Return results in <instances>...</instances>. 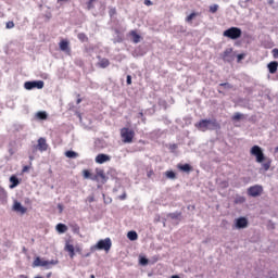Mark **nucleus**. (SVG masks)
Here are the masks:
<instances>
[{
    "label": "nucleus",
    "mask_w": 278,
    "mask_h": 278,
    "mask_svg": "<svg viewBox=\"0 0 278 278\" xmlns=\"http://www.w3.org/2000/svg\"><path fill=\"white\" fill-rule=\"evenodd\" d=\"M109 16H111V18H112V16H116V8L109 9Z\"/></svg>",
    "instance_id": "e433bc0d"
},
{
    "label": "nucleus",
    "mask_w": 278,
    "mask_h": 278,
    "mask_svg": "<svg viewBox=\"0 0 278 278\" xmlns=\"http://www.w3.org/2000/svg\"><path fill=\"white\" fill-rule=\"evenodd\" d=\"M195 127L200 129V131H207V129H210V119H201L195 124Z\"/></svg>",
    "instance_id": "6e6552de"
},
{
    "label": "nucleus",
    "mask_w": 278,
    "mask_h": 278,
    "mask_svg": "<svg viewBox=\"0 0 278 278\" xmlns=\"http://www.w3.org/2000/svg\"><path fill=\"white\" fill-rule=\"evenodd\" d=\"M60 50L65 51V52H71V48L68 47V41L67 40H61L59 43Z\"/></svg>",
    "instance_id": "a211bd4d"
},
{
    "label": "nucleus",
    "mask_w": 278,
    "mask_h": 278,
    "mask_svg": "<svg viewBox=\"0 0 278 278\" xmlns=\"http://www.w3.org/2000/svg\"><path fill=\"white\" fill-rule=\"evenodd\" d=\"M65 155H66V157H70V159H75V157H79V154H77V152H75V151H66L65 152Z\"/></svg>",
    "instance_id": "bb28decb"
},
{
    "label": "nucleus",
    "mask_w": 278,
    "mask_h": 278,
    "mask_svg": "<svg viewBox=\"0 0 278 278\" xmlns=\"http://www.w3.org/2000/svg\"><path fill=\"white\" fill-rule=\"evenodd\" d=\"M83 175H84L85 179H90L92 174H90V170L84 169L83 170Z\"/></svg>",
    "instance_id": "c9c22d12"
},
{
    "label": "nucleus",
    "mask_w": 278,
    "mask_h": 278,
    "mask_svg": "<svg viewBox=\"0 0 278 278\" xmlns=\"http://www.w3.org/2000/svg\"><path fill=\"white\" fill-rule=\"evenodd\" d=\"M79 97H81V96L78 94V99L76 100L77 105H79V103H81V98H79Z\"/></svg>",
    "instance_id": "8fccbe9b"
},
{
    "label": "nucleus",
    "mask_w": 278,
    "mask_h": 278,
    "mask_svg": "<svg viewBox=\"0 0 278 278\" xmlns=\"http://www.w3.org/2000/svg\"><path fill=\"white\" fill-rule=\"evenodd\" d=\"M37 118H39V121H47V112L45 111H39L37 113Z\"/></svg>",
    "instance_id": "cd10ccee"
},
{
    "label": "nucleus",
    "mask_w": 278,
    "mask_h": 278,
    "mask_svg": "<svg viewBox=\"0 0 278 278\" xmlns=\"http://www.w3.org/2000/svg\"><path fill=\"white\" fill-rule=\"evenodd\" d=\"M169 218L173 220H177L178 218H181V213H169Z\"/></svg>",
    "instance_id": "473e14b6"
},
{
    "label": "nucleus",
    "mask_w": 278,
    "mask_h": 278,
    "mask_svg": "<svg viewBox=\"0 0 278 278\" xmlns=\"http://www.w3.org/2000/svg\"><path fill=\"white\" fill-rule=\"evenodd\" d=\"M10 181H11V185H10L11 189L16 188V186H18L20 184L18 178L16 176H11Z\"/></svg>",
    "instance_id": "393cba45"
},
{
    "label": "nucleus",
    "mask_w": 278,
    "mask_h": 278,
    "mask_svg": "<svg viewBox=\"0 0 278 278\" xmlns=\"http://www.w3.org/2000/svg\"><path fill=\"white\" fill-rule=\"evenodd\" d=\"M65 251H67L71 260H73V257H75V247L71 243H66L65 244Z\"/></svg>",
    "instance_id": "f3484780"
},
{
    "label": "nucleus",
    "mask_w": 278,
    "mask_h": 278,
    "mask_svg": "<svg viewBox=\"0 0 278 278\" xmlns=\"http://www.w3.org/2000/svg\"><path fill=\"white\" fill-rule=\"evenodd\" d=\"M262 192H264V188L260 185L252 186L248 189L249 197H261Z\"/></svg>",
    "instance_id": "0eeeda50"
},
{
    "label": "nucleus",
    "mask_w": 278,
    "mask_h": 278,
    "mask_svg": "<svg viewBox=\"0 0 278 278\" xmlns=\"http://www.w3.org/2000/svg\"><path fill=\"white\" fill-rule=\"evenodd\" d=\"M211 14H216L218 12V4H213L210 7Z\"/></svg>",
    "instance_id": "72a5a7b5"
},
{
    "label": "nucleus",
    "mask_w": 278,
    "mask_h": 278,
    "mask_svg": "<svg viewBox=\"0 0 278 278\" xmlns=\"http://www.w3.org/2000/svg\"><path fill=\"white\" fill-rule=\"evenodd\" d=\"M153 175H155V172H153V169H148V170H147V177H148V179H151V177H153Z\"/></svg>",
    "instance_id": "4c0bfd02"
},
{
    "label": "nucleus",
    "mask_w": 278,
    "mask_h": 278,
    "mask_svg": "<svg viewBox=\"0 0 278 278\" xmlns=\"http://www.w3.org/2000/svg\"><path fill=\"white\" fill-rule=\"evenodd\" d=\"M127 238H128V240H131V242H134V241L138 240V232L130 230L127 233Z\"/></svg>",
    "instance_id": "5701e85b"
},
{
    "label": "nucleus",
    "mask_w": 278,
    "mask_h": 278,
    "mask_svg": "<svg viewBox=\"0 0 278 278\" xmlns=\"http://www.w3.org/2000/svg\"><path fill=\"white\" fill-rule=\"evenodd\" d=\"M142 116H144V113L139 112V118H142Z\"/></svg>",
    "instance_id": "603ef678"
},
{
    "label": "nucleus",
    "mask_w": 278,
    "mask_h": 278,
    "mask_svg": "<svg viewBox=\"0 0 278 278\" xmlns=\"http://www.w3.org/2000/svg\"><path fill=\"white\" fill-rule=\"evenodd\" d=\"M94 3H97V0H88L87 1V10L94 9Z\"/></svg>",
    "instance_id": "2f4dec72"
},
{
    "label": "nucleus",
    "mask_w": 278,
    "mask_h": 278,
    "mask_svg": "<svg viewBox=\"0 0 278 278\" xmlns=\"http://www.w3.org/2000/svg\"><path fill=\"white\" fill-rule=\"evenodd\" d=\"M144 5H153V2L151 0H144Z\"/></svg>",
    "instance_id": "de8ad7c7"
},
{
    "label": "nucleus",
    "mask_w": 278,
    "mask_h": 278,
    "mask_svg": "<svg viewBox=\"0 0 278 278\" xmlns=\"http://www.w3.org/2000/svg\"><path fill=\"white\" fill-rule=\"evenodd\" d=\"M24 88L26 90H34V88H37L38 90H42L45 88V81L42 80L26 81L24 84Z\"/></svg>",
    "instance_id": "39448f33"
},
{
    "label": "nucleus",
    "mask_w": 278,
    "mask_h": 278,
    "mask_svg": "<svg viewBox=\"0 0 278 278\" xmlns=\"http://www.w3.org/2000/svg\"><path fill=\"white\" fill-rule=\"evenodd\" d=\"M111 157L108 154H98L96 156L97 164H105V162H110Z\"/></svg>",
    "instance_id": "f8f14e48"
},
{
    "label": "nucleus",
    "mask_w": 278,
    "mask_h": 278,
    "mask_svg": "<svg viewBox=\"0 0 278 278\" xmlns=\"http://www.w3.org/2000/svg\"><path fill=\"white\" fill-rule=\"evenodd\" d=\"M87 200L89 201V203H94V195H89Z\"/></svg>",
    "instance_id": "a18cd8bd"
},
{
    "label": "nucleus",
    "mask_w": 278,
    "mask_h": 278,
    "mask_svg": "<svg viewBox=\"0 0 278 278\" xmlns=\"http://www.w3.org/2000/svg\"><path fill=\"white\" fill-rule=\"evenodd\" d=\"M85 257H90V253H87V254L85 255Z\"/></svg>",
    "instance_id": "13d9d810"
},
{
    "label": "nucleus",
    "mask_w": 278,
    "mask_h": 278,
    "mask_svg": "<svg viewBox=\"0 0 278 278\" xmlns=\"http://www.w3.org/2000/svg\"><path fill=\"white\" fill-rule=\"evenodd\" d=\"M223 36L230 40H238V38H242V29L239 27H230L223 33Z\"/></svg>",
    "instance_id": "7ed1b4c3"
},
{
    "label": "nucleus",
    "mask_w": 278,
    "mask_h": 278,
    "mask_svg": "<svg viewBox=\"0 0 278 278\" xmlns=\"http://www.w3.org/2000/svg\"><path fill=\"white\" fill-rule=\"evenodd\" d=\"M195 16H199V13H191L189 16L186 17V23H192V20L195 18Z\"/></svg>",
    "instance_id": "c756f323"
},
{
    "label": "nucleus",
    "mask_w": 278,
    "mask_h": 278,
    "mask_svg": "<svg viewBox=\"0 0 278 278\" xmlns=\"http://www.w3.org/2000/svg\"><path fill=\"white\" fill-rule=\"evenodd\" d=\"M237 59L238 62H241V60H244V54H238Z\"/></svg>",
    "instance_id": "49530a36"
},
{
    "label": "nucleus",
    "mask_w": 278,
    "mask_h": 278,
    "mask_svg": "<svg viewBox=\"0 0 278 278\" xmlns=\"http://www.w3.org/2000/svg\"><path fill=\"white\" fill-rule=\"evenodd\" d=\"M58 264V261L52 260V261H41L39 256H37L35 258V261L33 262V266L34 268L38 267V266H55Z\"/></svg>",
    "instance_id": "423d86ee"
},
{
    "label": "nucleus",
    "mask_w": 278,
    "mask_h": 278,
    "mask_svg": "<svg viewBox=\"0 0 278 278\" xmlns=\"http://www.w3.org/2000/svg\"><path fill=\"white\" fill-rule=\"evenodd\" d=\"M140 264H141L142 266H147V264H149V260L146 258V257H141V258H140Z\"/></svg>",
    "instance_id": "58836bf2"
},
{
    "label": "nucleus",
    "mask_w": 278,
    "mask_h": 278,
    "mask_svg": "<svg viewBox=\"0 0 278 278\" xmlns=\"http://www.w3.org/2000/svg\"><path fill=\"white\" fill-rule=\"evenodd\" d=\"M241 118H244V115L242 113H235L232 116V121H241Z\"/></svg>",
    "instance_id": "f704fd0d"
},
{
    "label": "nucleus",
    "mask_w": 278,
    "mask_h": 278,
    "mask_svg": "<svg viewBox=\"0 0 278 278\" xmlns=\"http://www.w3.org/2000/svg\"><path fill=\"white\" fill-rule=\"evenodd\" d=\"M250 153L256 157V162L258 164H262L263 170H270V164H273V161L264 155V151H262L260 146H253Z\"/></svg>",
    "instance_id": "f257e3e1"
},
{
    "label": "nucleus",
    "mask_w": 278,
    "mask_h": 278,
    "mask_svg": "<svg viewBox=\"0 0 278 278\" xmlns=\"http://www.w3.org/2000/svg\"><path fill=\"white\" fill-rule=\"evenodd\" d=\"M172 278H180L179 276H177V275H174V276H172Z\"/></svg>",
    "instance_id": "4d7b16f0"
},
{
    "label": "nucleus",
    "mask_w": 278,
    "mask_h": 278,
    "mask_svg": "<svg viewBox=\"0 0 278 278\" xmlns=\"http://www.w3.org/2000/svg\"><path fill=\"white\" fill-rule=\"evenodd\" d=\"M35 278H42V277H40V276H37V277H35Z\"/></svg>",
    "instance_id": "680f3d73"
},
{
    "label": "nucleus",
    "mask_w": 278,
    "mask_h": 278,
    "mask_svg": "<svg viewBox=\"0 0 278 278\" xmlns=\"http://www.w3.org/2000/svg\"><path fill=\"white\" fill-rule=\"evenodd\" d=\"M98 65L100 66V68H108V66H110V60L101 59Z\"/></svg>",
    "instance_id": "b1692460"
},
{
    "label": "nucleus",
    "mask_w": 278,
    "mask_h": 278,
    "mask_svg": "<svg viewBox=\"0 0 278 278\" xmlns=\"http://www.w3.org/2000/svg\"><path fill=\"white\" fill-rule=\"evenodd\" d=\"M177 168H179V170H182V173H190L192 172V166H190V164H179L177 165Z\"/></svg>",
    "instance_id": "aec40b11"
},
{
    "label": "nucleus",
    "mask_w": 278,
    "mask_h": 278,
    "mask_svg": "<svg viewBox=\"0 0 278 278\" xmlns=\"http://www.w3.org/2000/svg\"><path fill=\"white\" fill-rule=\"evenodd\" d=\"M236 227L237 229H245V227H249V220L247 217H240L236 219Z\"/></svg>",
    "instance_id": "9d476101"
},
{
    "label": "nucleus",
    "mask_w": 278,
    "mask_h": 278,
    "mask_svg": "<svg viewBox=\"0 0 278 278\" xmlns=\"http://www.w3.org/2000/svg\"><path fill=\"white\" fill-rule=\"evenodd\" d=\"M58 207H59L60 212L62 213L63 210H64V208L62 207V204H59Z\"/></svg>",
    "instance_id": "3c124183"
},
{
    "label": "nucleus",
    "mask_w": 278,
    "mask_h": 278,
    "mask_svg": "<svg viewBox=\"0 0 278 278\" xmlns=\"http://www.w3.org/2000/svg\"><path fill=\"white\" fill-rule=\"evenodd\" d=\"M13 27H14V22L7 23V29H13Z\"/></svg>",
    "instance_id": "37998d69"
},
{
    "label": "nucleus",
    "mask_w": 278,
    "mask_h": 278,
    "mask_svg": "<svg viewBox=\"0 0 278 278\" xmlns=\"http://www.w3.org/2000/svg\"><path fill=\"white\" fill-rule=\"evenodd\" d=\"M18 278H28V277L25 275H21V276H18Z\"/></svg>",
    "instance_id": "864d4df0"
},
{
    "label": "nucleus",
    "mask_w": 278,
    "mask_h": 278,
    "mask_svg": "<svg viewBox=\"0 0 278 278\" xmlns=\"http://www.w3.org/2000/svg\"><path fill=\"white\" fill-rule=\"evenodd\" d=\"M70 227H71V229H72V231H73L74 233H79V231H80L79 225H77V224H72V225H70Z\"/></svg>",
    "instance_id": "7c9ffc66"
},
{
    "label": "nucleus",
    "mask_w": 278,
    "mask_h": 278,
    "mask_svg": "<svg viewBox=\"0 0 278 278\" xmlns=\"http://www.w3.org/2000/svg\"><path fill=\"white\" fill-rule=\"evenodd\" d=\"M90 278H96L94 275H91Z\"/></svg>",
    "instance_id": "bf43d9fd"
},
{
    "label": "nucleus",
    "mask_w": 278,
    "mask_h": 278,
    "mask_svg": "<svg viewBox=\"0 0 278 278\" xmlns=\"http://www.w3.org/2000/svg\"><path fill=\"white\" fill-rule=\"evenodd\" d=\"M92 179L93 181H98V179H101L102 184H105V181H108V178L105 177V172H103V169L98 170Z\"/></svg>",
    "instance_id": "ddd939ff"
},
{
    "label": "nucleus",
    "mask_w": 278,
    "mask_h": 278,
    "mask_svg": "<svg viewBox=\"0 0 278 278\" xmlns=\"http://www.w3.org/2000/svg\"><path fill=\"white\" fill-rule=\"evenodd\" d=\"M165 177H167V179H176L177 175L173 170H167L165 172Z\"/></svg>",
    "instance_id": "c85d7f7f"
},
{
    "label": "nucleus",
    "mask_w": 278,
    "mask_h": 278,
    "mask_svg": "<svg viewBox=\"0 0 278 278\" xmlns=\"http://www.w3.org/2000/svg\"><path fill=\"white\" fill-rule=\"evenodd\" d=\"M58 1H68V0H58Z\"/></svg>",
    "instance_id": "052dcab7"
},
{
    "label": "nucleus",
    "mask_w": 278,
    "mask_h": 278,
    "mask_svg": "<svg viewBox=\"0 0 278 278\" xmlns=\"http://www.w3.org/2000/svg\"><path fill=\"white\" fill-rule=\"evenodd\" d=\"M48 277H51V274H49Z\"/></svg>",
    "instance_id": "e2e57ef3"
},
{
    "label": "nucleus",
    "mask_w": 278,
    "mask_h": 278,
    "mask_svg": "<svg viewBox=\"0 0 278 278\" xmlns=\"http://www.w3.org/2000/svg\"><path fill=\"white\" fill-rule=\"evenodd\" d=\"M208 129H220V124L216 119H208Z\"/></svg>",
    "instance_id": "6ab92c4d"
},
{
    "label": "nucleus",
    "mask_w": 278,
    "mask_h": 278,
    "mask_svg": "<svg viewBox=\"0 0 278 278\" xmlns=\"http://www.w3.org/2000/svg\"><path fill=\"white\" fill-rule=\"evenodd\" d=\"M0 202L4 205V203H8V191L0 187Z\"/></svg>",
    "instance_id": "dca6fc26"
},
{
    "label": "nucleus",
    "mask_w": 278,
    "mask_h": 278,
    "mask_svg": "<svg viewBox=\"0 0 278 278\" xmlns=\"http://www.w3.org/2000/svg\"><path fill=\"white\" fill-rule=\"evenodd\" d=\"M129 34L132 38V42H135V45H138V42H140V35H138L136 30H131Z\"/></svg>",
    "instance_id": "4be33fe9"
},
{
    "label": "nucleus",
    "mask_w": 278,
    "mask_h": 278,
    "mask_svg": "<svg viewBox=\"0 0 278 278\" xmlns=\"http://www.w3.org/2000/svg\"><path fill=\"white\" fill-rule=\"evenodd\" d=\"M13 210L14 212H20V214H25L27 212V208H25L18 201L14 202Z\"/></svg>",
    "instance_id": "4468645a"
},
{
    "label": "nucleus",
    "mask_w": 278,
    "mask_h": 278,
    "mask_svg": "<svg viewBox=\"0 0 278 278\" xmlns=\"http://www.w3.org/2000/svg\"><path fill=\"white\" fill-rule=\"evenodd\" d=\"M126 84L128 86H131V75H128L127 78H126Z\"/></svg>",
    "instance_id": "c03bdc74"
},
{
    "label": "nucleus",
    "mask_w": 278,
    "mask_h": 278,
    "mask_svg": "<svg viewBox=\"0 0 278 278\" xmlns=\"http://www.w3.org/2000/svg\"><path fill=\"white\" fill-rule=\"evenodd\" d=\"M276 151H278V148H276Z\"/></svg>",
    "instance_id": "0e129e2a"
},
{
    "label": "nucleus",
    "mask_w": 278,
    "mask_h": 278,
    "mask_svg": "<svg viewBox=\"0 0 278 278\" xmlns=\"http://www.w3.org/2000/svg\"><path fill=\"white\" fill-rule=\"evenodd\" d=\"M267 68L271 75H275V73H277L278 62L271 61L270 63H268Z\"/></svg>",
    "instance_id": "2eb2a0df"
},
{
    "label": "nucleus",
    "mask_w": 278,
    "mask_h": 278,
    "mask_svg": "<svg viewBox=\"0 0 278 278\" xmlns=\"http://www.w3.org/2000/svg\"><path fill=\"white\" fill-rule=\"evenodd\" d=\"M119 134L124 144H131L134 138H136V131L131 128L124 127L121 129Z\"/></svg>",
    "instance_id": "f03ea898"
},
{
    "label": "nucleus",
    "mask_w": 278,
    "mask_h": 278,
    "mask_svg": "<svg viewBox=\"0 0 278 278\" xmlns=\"http://www.w3.org/2000/svg\"><path fill=\"white\" fill-rule=\"evenodd\" d=\"M232 53H233V49L231 48L226 49L222 55L223 60L225 62H231V60H233Z\"/></svg>",
    "instance_id": "9b49d317"
},
{
    "label": "nucleus",
    "mask_w": 278,
    "mask_h": 278,
    "mask_svg": "<svg viewBox=\"0 0 278 278\" xmlns=\"http://www.w3.org/2000/svg\"><path fill=\"white\" fill-rule=\"evenodd\" d=\"M78 40H80V42H88V36L86 35V33H79L77 35Z\"/></svg>",
    "instance_id": "a878e982"
},
{
    "label": "nucleus",
    "mask_w": 278,
    "mask_h": 278,
    "mask_svg": "<svg viewBox=\"0 0 278 278\" xmlns=\"http://www.w3.org/2000/svg\"><path fill=\"white\" fill-rule=\"evenodd\" d=\"M121 199H122V200H125V199H126V195H125V194H124V195H122V197H121Z\"/></svg>",
    "instance_id": "6e6d98bb"
},
{
    "label": "nucleus",
    "mask_w": 278,
    "mask_h": 278,
    "mask_svg": "<svg viewBox=\"0 0 278 278\" xmlns=\"http://www.w3.org/2000/svg\"><path fill=\"white\" fill-rule=\"evenodd\" d=\"M92 249H98V251H105L106 253H109L110 249H112V239H101L94 247L91 248V251Z\"/></svg>",
    "instance_id": "20e7f679"
},
{
    "label": "nucleus",
    "mask_w": 278,
    "mask_h": 278,
    "mask_svg": "<svg viewBox=\"0 0 278 278\" xmlns=\"http://www.w3.org/2000/svg\"><path fill=\"white\" fill-rule=\"evenodd\" d=\"M271 53H273L274 59H275V60H278V49L275 48V49L271 51Z\"/></svg>",
    "instance_id": "a19ab883"
},
{
    "label": "nucleus",
    "mask_w": 278,
    "mask_h": 278,
    "mask_svg": "<svg viewBox=\"0 0 278 278\" xmlns=\"http://www.w3.org/2000/svg\"><path fill=\"white\" fill-rule=\"evenodd\" d=\"M219 86H222L224 88H233V86H231L229 83H222V84H219Z\"/></svg>",
    "instance_id": "79ce46f5"
},
{
    "label": "nucleus",
    "mask_w": 278,
    "mask_h": 278,
    "mask_svg": "<svg viewBox=\"0 0 278 278\" xmlns=\"http://www.w3.org/2000/svg\"><path fill=\"white\" fill-rule=\"evenodd\" d=\"M37 149L38 151H40L41 153L47 151L49 149V143H47V139L40 137L38 139V143H37Z\"/></svg>",
    "instance_id": "1a4fd4ad"
},
{
    "label": "nucleus",
    "mask_w": 278,
    "mask_h": 278,
    "mask_svg": "<svg viewBox=\"0 0 278 278\" xmlns=\"http://www.w3.org/2000/svg\"><path fill=\"white\" fill-rule=\"evenodd\" d=\"M27 170H29V166L25 165L22 169L23 173H27Z\"/></svg>",
    "instance_id": "09e8293b"
},
{
    "label": "nucleus",
    "mask_w": 278,
    "mask_h": 278,
    "mask_svg": "<svg viewBox=\"0 0 278 278\" xmlns=\"http://www.w3.org/2000/svg\"><path fill=\"white\" fill-rule=\"evenodd\" d=\"M56 231L59 233H66V231H68V227L64 224H58L56 225Z\"/></svg>",
    "instance_id": "412c9836"
},
{
    "label": "nucleus",
    "mask_w": 278,
    "mask_h": 278,
    "mask_svg": "<svg viewBox=\"0 0 278 278\" xmlns=\"http://www.w3.org/2000/svg\"><path fill=\"white\" fill-rule=\"evenodd\" d=\"M244 201H247V199H244V197H239L235 200V203H244Z\"/></svg>",
    "instance_id": "ea45409f"
},
{
    "label": "nucleus",
    "mask_w": 278,
    "mask_h": 278,
    "mask_svg": "<svg viewBox=\"0 0 278 278\" xmlns=\"http://www.w3.org/2000/svg\"><path fill=\"white\" fill-rule=\"evenodd\" d=\"M76 251H77L78 253H81V249H79V248H76Z\"/></svg>",
    "instance_id": "5fc2aeb1"
}]
</instances>
